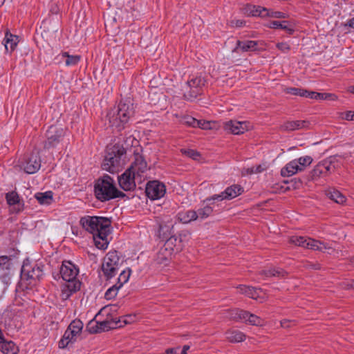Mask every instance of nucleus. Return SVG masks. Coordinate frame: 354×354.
Here are the masks:
<instances>
[{
    "instance_id": "49530a36",
    "label": "nucleus",
    "mask_w": 354,
    "mask_h": 354,
    "mask_svg": "<svg viewBox=\"0 0 354 354\" xmlns=\"http://www.w3.org/2000/svg\"><path fill=\"white\" fill-rule=\"evenodd\" d=\"M120 288V287H118V284L113 285L112 287L109 288L105 292V298L106 299H111L115 298Z\"/></svg>"
},
{
    "instance_id": "774afa93",
    "label": "nucleus",
    "mask_w": 354,
    "mask_h": 354,
    "mask_svg": "<svg viewBox=\"0 0 354 354\" xmlns=\"http://www.w3.org/2000/svg\"><path fill=\"white\" fill-rule=\"evenodd\" d=\"M348 25L354 28V17L348 21Z\"/></svg>"
},
{
    "instance_id": "f704fd0d",
    "label": "nucleus",
    "mask_w": 354,
    "mask_h": 354,
    "mask_svg": "<svg viewBox=\"0 0 354 354\" xmlns=\"http://www.w3.org/2000/svg\"><path fill=\"white\" fill-rule=\"evenodd\" d=\"M53 192L48 191L44 193H37L35 196L40 204L49 205L53 202Z\"/></svg>"
},
{
    "instance_id": "4be33fe9",
    "label": "nucleus",
    "mask_w": 354,
    "mask_h": 354,
    "mask_svg": "<svg viewBox=\"0 0 354 354\" xmlns=\"http://www.w3.org/2000/svg\"><path fill=\"white\" fill-rule=\"evenodd\" d=\"M11 259L8 256L3 255L0 257V279H6L10 272Z\"/></svg>"
},
{
    "instance_id": "5701e85b",
    "label": "nucleus",
    "mask_w": 354,
    "mask_h": 354,
    "mask_svg": "<svg viewBox=\"0 0 354 354\" xmlns=\"http://www.w3.org/2000/svg\"><path fill=\"white\" fill-rule=\"evenodd\" d=\"M82 333H64L62 338L59 342V347L64 348L68 346L72 345L77 340L82 339Z\"/></svg>"
},
{
    "instance_id": "a211bd4d",
    "label": "nucleus",
    "mask_w": 354,
    "mask_h": 354,
    "mask_svg": "<svg viewBox=\"0 0 354 354\" xmlns=\"http://www.w3.org/2000/svg\"><path fill=\"white\" fill-rule=\"evenodd\" d=\"M259 41L253 40H236V47L232 50L233 53L248 52L260 50L258 48Z\"/></svg>"
},
{
    "instance_id": "f3484780",
    "label": "nucleus",
    "mask_w": 354,
    "mask_h": 354,
    "mask_svg": "<svg viewBox=\"0 0 354 354\" xmlns=\"http://www.w3.org/2000/svg\"><path fill=\"white\" fill-rule=\"evenodd\" d=\"M118 112L122 114V122H128L133 115V104L130 100H121L116 107Z\"/></svg>"
},
{
    "instance_id": "423d86ee",
    "label": "nucleus",
    "mask_w": 354,
    "mask_h": 354,
    "mask_svg": "<svg viewBox=\"0 0 354 354\" xmlns=\"http://www.w3.org/2000/svg\"><path fill=\"white\" fill-rule=\"evenodd\" d=\"M132 319L131 315L127 316L124 319H111L96 322V329L92 330L89 329L88 332H108L110 330H115L123 326V325L130 323Z\"/></svg>"
},
{
    "instance_id": "f8f14e48",
    "label": "nucleus",
    "mask_w": 354,
    "mask_h": 354,
    "mask_svg": "<svg viewBox=\"0 0 354 354\" xmlns=\"http://www.w3.org/2000/svg\"><path fill=\"white\" fill-rule=\"evenodd\" d=\"M118 183L120 187L125 191H130L136 187V180L138 178L131 172V169H127L121 176H118Z\"/></svg>"
},
{
    "instance_id": "9d476101",
    "label": "nucleus",
    "mask_w": 354,
    "mask_h": 354,
    "mask_svg": "<svg viewBox=\"0 0 354 354\" xmlns=\"http://www.w3.org/2000/svg\"><path fill=\"white\" fill-rule=\"evenodd\" d=\"M78 272V268L70 261H64L60 268V274L62 279L71 284L75 282H80L79 281H75Z\"/></svg>"
},
{
    "instance_id": "e433bc0d",
    "label": "nucleus",
    "mask_w": 354,
    "mask_h": 354,
    "mask_svg": "<svg viewBox=\"0 0 354 354\" xmlns=\"http://www.w3.org/2000/svg\"><path fill=\"white\" fill-rule=\"evenodd\" d=\"M248 315V311L241 309H232L229 312V317L230 319L236 320H246Z\"/></svg>"
},
{
    "instance_id": "680f3d73",
    "label": "nucleus",
    "mask_w": 354,
    "mask_h": 354,
    "mask_svg": "<svg viewBox=\"0 0 354 354\" xmlns=\"http://www.w3.org/2000/svg\"><path fill=\"white\" fill-rule=\"evenodd\" d=\"M333 160H330V161H327V160H325V161H323V162H321V163H322L323 165H324L325 166V173L326 174V175H328L330 172V164L332 163Z\"/></svg>"
},
{
    "instance_id": "37998d69",
    "label": "nucleus",
    "mask_w": 354,
    "mask_h": 354,
    "mask_svg": "<svg viewBox=\"0 0 354 354\" xmlns=\"http://www.w3.org/2000/svg\"><path fill=\"white\" fill-rule=\"evenodd\" d=\"M131 270L130 269H127V270H123L120 273L118 279V283H116L118 284V287L121 288L124 283L128 281L131 275Z\"/></svg>"
},
{
    "instance_id": "2eb2a0df",
    "label": "nucleus",
    "mask_w": 354,
    "mask_h": 354,
    "mask_svg": "<svg viewBox=\"0 0 354 354\" xmlns=\"http://www.w3.org/2000/svg\"><path fill=\"white\" fill-rule=\"evenodd\" d=\"M248 124L246 122L230 120L224 123V129L230 133L239 135L248 130Z\"/></svg>"
},
{
    "instance_id": "bf43d9fd",
    "label": "nucleus",
    "mask_w": 354,
    "mask_h": 354,
    "mask_svg": "<svg viewBox=\"0 0 354 354\" xmlns=\"http://www.w3.org/2000/svg\"><path fill=\"white\" fill-rule=\"evenodd\" d=\"M224 193L223 192L222 193H221L220 194H215L214 196H212L211 198H207L206 200L207 201H211V200H213V201H223V200H225V198H224Z\"/></svg>"
},
{
    "instance_id": "3c124183",
    "label": "nucleus",
    "mask_w": 354,
    "mask_h": 354,
    "mask_svg": "<svg viewBox=\"0 0 354 354\" xmlns=\"http://www.w3.org/2000/svg\"><path fill=\"white\" fill-rule=\"evenodd\" d=\"M337 97L333 93H318L317 95V100H337Z\"/></svg>"
},
{
    "instance_id": "c9c22d12",
    "label": "nucleus",
    "mask_w": 354,
    "mask_h": 354,
    "mask_svg": "<svg viewBox=\"0 0 354 354\" xmlns=\"http://www.w3.org/2000/svg\"><path fill=\"white\" fill-rule=\"evenodd\" d=\"M238 288L241 294L245 295L252 299H257L259 297L258 290L252 286L240 285Z\"/></svg>"
},
{
    "instance_id": "412c9836",
    "label": "nucleus",
    "mask_w": 354,
    "mask_h": 354,
    "mask_svg": "<svg viewBox=\"0 0 354 354\" xmlns=\"http://www.w3.org/2000/svg\"><path fill=\"white\" fill-rule=\"evenodd\" d=\"M110 125L117 128L118 131L122 130L124 128V124L127 122H122V114L118 112L116 107L110 110L107 114Z\"/></svg>"
},
{
    "instance_id": "69168bd1",
    "label": "nucleus",
    "mask_w": 354,
    "mask_h": 354,
    "mask_svg": "<svg viewBox=\"0 0 354 354\" xmlns=\"http://www.w3.org/2000/svg\"><path fill=\"white\" fill-rule=\"evenodd\" d=\"M179 348H170L165 351L166 354H176Z\"/></svg>"
},
{
    "instance_id": "4468645a",
    "label": "nucleus",
    "mask_w": 354,
    "mask_h": 354,
    "mask_svg": "<svg viewBox=\"0 0 354 354\" xmlns=\"http://www.w3.org/2000/svg\"><path fill=\"white\" fill-rule=\"evenodd\" d=\"M131 172L139 178L141 181V176L147 170V164L144 158L139 154L135 156V160L129 168Z\"/></svg>"
},
{
    "instance_id": "ddd939ff",
    "label": "nucleus",
    "mask_w": 354,
    "mask_h": 354,
    "mask_svg": "<svg viewBox=\"0 0 354 354\" xmlns=\"http://www.w3.org/2000/svg\"><path fill=\"white\" fill-rule=\"evenodd\" d=\"M185 234H180L179 237L176 236H171L167 239L162 248L171 252V254L181 251L183 248V236L185 237Z\"/></svg>"
},
{
    "instance_id": "a18cd8bd",
    "label": "nucleus",
    "mask_w": 354,
    "mask_h": 354,
    "mask_svg": "<svg viewBox=\"0 0 354 354\" xmlns=\"http://www.w3.org/2000/svg\"><path fill=\"white\" fill-rule=\"evenodd\" d=\"M212 212H213L212 208L210 206L207 205V206L204 207L203 208L199 209L196 212V213L198 214V217L203 219V218H207L209 215H211Z\"/></svg>"
},
{
    "instance_id": "aec40b11",
    "label": "nucleus",
    "mask_w": 354,
    "mask_h": 354,
    "mask_svg": "<svg viewBox=\"0 0 354 354\" xmlns=\"http://www.w3.org/2000/svg\"><path fill=\"white\" fill-rule=\"evenodd\" d=\"M6 198L7 203L12 207L10 212L12 213H19L24 209V203H20L19 196L15 192H10L6 194Z\"/></svg>"
},
{
    "instance_id": "dca6fc26",
    "label": "nucleus",
    "mask_w": 354,
    "mask_h": 354,
    "mask_svg": "<svg viewBox=\"0 0 354 354\" xmlns=\"http://www.w3.org/2000/svg\"><path fill=\"white\" fill-rule=\"evenodd\" d=\"M290 243L304 248L315 250L317 240L304 236H292L290 238Z\"/></svg>"
},
{
    "instance_id": "473e14b6",
    "label": "nucleus",
    "mask_w": 354,
    "mask_h": 354,
    "mask_svg": "<svg viewBox=\"0 0 354 354\" xmlns=\"http://www.w3.org/2000/svg\"><path fill=\"white\" fill-rule=\"evenodd\" d=\"M326 196L338 204H343L346 202V197L339 191L335 189H328L326 192Z\"/></svg>"
},
{
    "instance_id": "5fc2aeb1",
    "label": "nucleus",
    "mask_w": 354,
    "mask_h": 354,
    "mask_svg": "<svg viewBox=\"0 0 354 354\" xmlns=\"http://www.w3.org/2000/svg\"><path fill=\"white\" fill-rule=\"evenodd\" d=\"M276 46L279 50L285 53L290 50V46L286 42L277 43Z\"/></svg>"
},
{
    "instance_id": "052dcab7",
    "label": "nucleus",
    "mask_w": 354,
    "mask_h": 354,
    "mask_svg": "<svg viewBox=\"0 0 354 354\" xmlns=\"http://www.w3.org/2000/svg\"><path fill=\"white\" fill-rule=\"evenodd\" d=\"M294 324V322L290 320H283L281 322V326L283 329H288L291 327V325Z\"/></svg>"
},
{
    "instance_id": "0e129e2a",
    "label": "nucleus",
    "mask_w": 354,
    "mask_h": 354,
    "mask_svg": "<svg viewBox=\"0 0 354 354\" xmlns=\"http://www.w3.org/2000/svg\"><path fill=\"white\" fill-rule=\"evenodd\" d=\"M344 119L346 120H354V112L353 111H346L344 114Z\"/></svg>"
},
{
    "instance_id": "79ce46f5",
    "label": "nucleus",
    "mask_w": 354,
    "mask_h": 354,
    "mask_svg": "<svg viewBox=\"0 0 354 354\" xmlns=\"http://www.w3.org/2000/svg\"><path fill=\"white\" fill-rule=\"evenodd\" d=\"M244 321L254 326H262L264 322L261 318L256 315L250 314L249 312L246 320Z\"/></svg>"
},
{
    "instance_id": "a19ab883",
    "label": "nucleus",
    "mask_w": 354,
    "mask_h": 354,
    "mask_svg": "<svg viewBox=\"0 0 354 354\" xmlns=\"http://www.w3.org/2000/svg\"><path fill=\"white\" fill-rule=\"evenodd\" d=\"M83 323L80 319H75L71 322L65 332H81L83 328Z\"/></svg>"
},
{
    "instance_id": "13d9d810",
    "label": "nucleus",
    "mask_w": 354,
    "mask_h": 354,
    "mask_svg": "<svg viewBox=\"0 0 354 354\" xmlns=\"http://www.w3.org/2000/svg\"><path fill=\"white\" fill-rule=\"evenodd\" d=\"M173 228V225L171 224L170 225H160L159 227V232L160 233H162L164 235L166 234V232H169V234H171V230Z\"/></svg>"
},
{
    "instance_id": "de8ad7c7",
    "label": "nucleus",
    "mask_w": 354,
    "mask_h": 354,
    "mask_svg": "<svg viewBox=\"0 0 354 354\" xmlns=\"http://www.w3.org/2000/svg\"><path fill=\"white\" fill-rule=\"evenodd\" d=\"M180 122L188 127H195L196 119L189 115H183L180 118Z\"/></svg>"
},
{
    "instance_id": "4c0bfd02",
    "label": "nucleus",
    "mask_w": 354,
    "mask_h": 354,
    "mask_svg": "<svg viewBox=\"0 0 354 354\" xmlns=\"http://www.w3.org/2000/svg\"><path fill=\"white\" fill-rule=\"evenodd\" d=\"M62 56L66 58L65 64L67 66L77 65L81 59L80 55H71L68 52H64Z\"/></svg>"
},
{
    "instance_id": "1a4fd4ad",
    "label": "nucleus",
    "mask_w": 354,
    "mask_h": 354,
    "mask_svg": "<svg viewBox=\"0 0 354 354\" xmlns=\"http://www.w3.org/2000/svg\"><path fill=\"white\" fill-rule=\"evenodd\" d=\"M46 140L44 142V149H49L57 145L64 136V131L62 128L51 126L46 131Z\"/></svg>"
},
{
    "instance_id": "bb28decb",
    "label": "nucleus",
    "mask_w": 354,
    "mask_h": 354,
    "mask_svg": "<svg viewBox=\"0 0 354 354\" xmlns=\"http://www.w3.org/2000/svg\"><path fill=\"white\" fill-rule=\"evenodd\" d=\"M243 191V188L240 185H233L225 189L223 192L224 198H225V200H231L241 194Z\"/></svg>"
},
{
    "instance_id": "c756f323",
    "label": "nucleus",
    "mask_w": 354,
    "mask_h": 354,
    "mask_svg": "<svg viewBox=\"0 0 354 354\" xmlns=\"http://www.w3.org/2000/svg\"><path fill=\"white\" fill-rule=\"evenodd\" d=\"M247 11L254 17H266L270 15V10L261 6H249Z\"/></svg>"
},
{
    "instance_id": "c03bdc74",
    "label": "nucleus",
    "mask_w": 354,
    "mask_h": 354,
    "mask_svg": "<svg viewBox=\"0 0 354 354\" xmlns=\"http://www.w3.org/2000/svg\"><path fill=\"white\" fill-rule=\"evenodd\" d=\"M296 160L298 161L299 167L301 169V171H304L305 168L310 165L313 162V158L310 156L300 157Z\"/></svg>"
},
{
    "instance_id": "6ab92c4d",
    "label": "nucleus",
    "mask_w": 354,
    "mask_h": 354,
    "mask_svg": "<svg viewBox=\"0 0 354 354\" xmlns=\"http://www.w3.org/2000/svg\"><path fill=\"white\" fill-rule=\"evenodd\" d=\"M310 127V122L308 120L286 121L279 127L282 131H290L303 129H308Z\"/></svg>"
},
{
    "instance_id": "4d7b16f0",
    "label": "nucleus",
    "mask_w": 354,
    "mask_h": 354,
    "mask_svg": "<svg viewBox=\"0 0 354 354\" xmlns=\"http://www.w3.org/2000/svg\"><path fill=\"white\" fill-rule=\"evenodd\" d=\"M304 267L306 268H310V269H313V270H319L320 269V265L315 262V263H313V262H310V261H307L304 264Z\"/></svg>"
},
{
    "instance_id": "603ef678",
    "label": "nucleus",
    "mask_w": 354,
    "mask_h": 354,
    "mask_svg": "<svg viewBox=\"0 0 354 354\" xmlns=\"http://www.w3.org/2000/svg\"><path fill=\"white\" fill-rule=\"evenodd\" d=\"M195 127H199L202 129H211L212 125L209 121L196 120Z\"/></svg>"
},
{
    "instance_id": "338daca9",
    "label": "nucleus",
    "mask_w": 354,
    "mask_h": 354,
    "mask_svg": "<svg viewBox=\"0 0 354 354\" xmlns=\"http://www.w3.org/2000/svg\"><path fill=\"white\" fill-rule=\"evenodd\" d=\"M189 349V346L185 345L183 348V350L181 351V354H187V351Z\"/></svg>"
},
{
    "instance_id": "58836bf2",
    "label": "nucleus",
    "mask_w": 354,
    "mask_h": 354,
    "mask_svg": "<svg viewBox=\"0 0 354 354\" xmlns=\"http://www.w3.org/2000/svg\"><path fill=\"white\" fill-rule=\"evenodd\" d=\"M324 169V165L321 162L318 163L311 171V178L315 179L322 176H327Z\"/></svg>"
},
{
    "instance_id": "6e6d98bb",
    "label": "nucleus",
    "mask_w": 354,
    "mask_h": 354,
    "mask_svg": "<svg viewBox=\"0 0 354 354\" xmlns=\"http://www.w3.org/2000/svg\"><path fill=\"white\" fill-rule=\"evenodd\" d=\"M268 17H271L273 18L283 19L286 17V15L284 12H279V11H270V15Z\"/></svg>"
},
{
    "instance_id": "6e6552de",
    "label": "nucleus",
    "mask_w": 354,
    "mask_h": 354,
    "mask_svg": "<svg viewBox=\"0 0 354 354\" xmlns=\"http://www.w3.org/2000/svg\"><path fill=\"white\" fill-rule=\"evenodd\" d=\"M205 80L201 77H196L187 81L186 89L184 93V97L187 100L195 99L201 93V88L205 85Z\"/></svg>"
},
{
    "instance_id": "864d4df0",
    "label": "nucleus",
    "mask_w": 354,
    "mask_h": 354,
    "mask_svg": "<svg viewBox=\"0 0 354 354\" xmlns=\"http://www.w3.org/2000/svg\"><path fill=\"white\" fill-rule=\"evenodd\" d=\"M326 250H333V249L330 245H328V244L317 241V247L315 248V250L324 252Z\"/></svg>"
},
{
    "instance_id": "8fccbe9b",
    "label": "nucleus",
    "mask_w": 354,
    "mask_h": 354,
    "mask_svg": "<svg viewBox=\"0 0 354 354\" xmlns=\"http://www.w3.org/2000/svg\"><path fill=\"white\" fill-rule=\"evenodd\" d=\"M285 92L287 94H290L293 95H299V96H304L305 93H306L305 89L299 88H295V87H290L285 88Z\"/></svg>"
},
{
    "instance_id": "a878e982",
    "label": "nucleus",
    "mask_w": 354,
    "mask_h": 354,
    "mask_svg": "<svg viewBox=\"0 0 354 354\" xmlns=\"http://www.w3.org/2000/svg\"><path fill=\"white\" fill-rule=\"evenodd\" d=\"M0 350L3 354H17L19 352V348L12 341H5L3 336Z\"/></svg>"
},
{
    "instance_id": "c85d7f7f",
    "label": "nucleus",
    "mask_w": 354,
    "mask_h": 354,
    "mask_svg": "<svg viewBox=\"0 0 354 354\" xmlns=\"http://www.w3.org/2000/svg\"><path fill=\"white\" fill-rule=\"evenodd\" d=\"M197 218L198 214L194 210H188L178 214V220L183 223H189L192 221L196 220Z\"/></svg>"
},
{
    "instance_id": "f03ea898",
    "label": "nucleus",
    "mask_w": 354,
    "mask_h": 354,
    "mask_svg": "<svg viewBox=\"0 0 354 354\" xmlns=\"http://www.w3.org/2000/svg\"><path fill=\"white\" fill-rule=\"evenodd\" d=\"M94 193L96 198L102 202L124 196L115 187L114 180L109 175H104L96 180Z\"/></svg>"
},
{
    "instance_id": "20e7f679",
    "label": "nucleus",
    "mask_w": 354,
    "mask_h": 354,
    "mask_svg": "<svg viewBox=\"0 0 354 354\" xmlns=\"http://www.w3.org/2000/svg\"><path fill=\"white\" fill-rule=\"evenodd\" d=\"M120 265V258L118 252L115 250L109 252L102 264V270L106 279H111L115 275Z\"/></svg>"
},
{
    "instance_id": "72a5a7b5",
    "label": "nucleus",
    "mask_w": 354,
    "mask_h": 354,
    "mask_svg": "<svg viewBox=\"0 0 354 354\" xmlns=\"http://www.w3.org/2000/svg\"><path fill=\"white\" fill-rule=\"evenodd\" d=\"M80 282H75L73 283V284L68 283L66 288L62 290V298L63 299H67L73 292H75L80 290Z\"/></svg>"
},
{
    "instance_id": "2f4dec72",
    "label": "nucleus",
    "mask_w": 354,
    "mask_h": 354,
    "mask_svg": "<svg viewBox=\"0 0 354 354\" xmlns=\"http://www.w3.org/2000/svg\"><path fill=\"white\" fill-rule=\"evenodd\" d=\"M259 274L264 275L266 277H277L279 278L285 277L288 275V272L282 268H272L267 270H262Z\"/></svg>"
},
{
    "instance_id": "09e8293b",
    "label": "nucleus",
    "mask_w": 354,
    "mask_h": 354,
    "mask_svg": "<svg viewBox=\"0 0 354 354\" xmlns=\"http://www.w3.org/2000/svg\"><path fill=\"white\" fill-rule=\"evenodd\" d=\"M180 151L183 154L189 158H191L193 160H198L201 156L200 153L194 149H181Z\"/></svg>"
},
{
    "instance_id": "39448f33",
    "label": "nucleus",
    "mask_w": 354,
    "mask_h": 354,
    "mask_svg": "<svg viewBox=\"0 0 354 354\" xmlns=\"http://www.w3.org/2000/svg\"><path fill=\"white\" fill-rule=\"evenodd\" d=\"M21 167L27 174H35L41 167V159L39 151L35 150L31 153L24 157Z\"/></svg>"
},
{
    "instance_id": "9b49d317",
    "label": "nucleus",
    "mask_w": 354,
    "mask_h": 354,
    "mask_svg": "<svg viewBox=\"0 0 354 354\" xmlns=\"http://www.w3.org/2000/svg\"><path fill=\"white\" fill-rule=\"evenodd\" d=\"M145 192L147 197L151 200H156L165 195L166 189L164 184L157 180H153L147 184Z\"/></svg>"
},
{
    "instance_id": "e2e57ef3",
    "label": "nucleus",
    "mask_w": 354,
    "mask_h": 354,
    "mask_svg": "<svg viewBox=\"0 0 354 354\" xmlns=\"http://www.w3.org/2000/svg\"><path fill=\"white\" fill-rule=\"evenodd\" d=\"M306 93H305L304 97H308L310 99H317V92L315 91H309L306 90Z\"/></svg>"
},
{
    "instance_id": "cd10ccee",
    "label": "nucleus",
    "mask_w": 354,
    "mask_h": 354,
    "mask_svg": "<svg viewBox=\"0 0 354 354\" xmlns=\"http://www.w3.org/2000/svg\"><path fill=\"white\" fill-rule=\"evenodd\" d=\"M171 255V252L162 247L156 254L155 261L158 264L167 265Z\"/></svg>"
},
{
    "instance_id": "7ed1b4c3",
    "label": "nucleus",
    "mask_w": 354,
    "mask_h": 354,
    "mask_svg": "<svg viewBox=\"0 0 354 354\" xmlns=\"http://www.w3.org/2000/svg\"><path fill=\"white\" fill-rule=\"evenodd\" d=\"M125 152V149L119 146L109 148L103 160L102 169L112 174L118 172L124 165L122 157Z\"/></svg>"
},
{
    "instance_id": "0eeeda50",
    "label": "nucleus",
    "mask_w": 354,
    "mask_h": 354,
    "mask_svg": "<svg viewBox=\"0 0 354 354\" xmlns=\"http://www.w3.org/2000/svg\"><path fill=\"white\" fill-rule=\"evenodd\" d=\"M43 276L42 269L35 265L31 266L28 264H24L21 270V280H26L29 285H35L37 281H39Z\"/></svg>"
},
{
    "instance_id": "7c9ffc66",
    "label": "nucleus",
    "mask_w": 354,
    "mask_h": 354,
    "mask_svg": "<svg viewBox=\"0 0 354 354\" xmlns=\"http://www.w3.org/2000/svg\"><path fill=\"white\" fill-rule=\"evenodd\" d=\"M269 27L274 29L280 28L285 30L290 35H292L295 31L288 21H272L270 23Z\"/></svg>"
},
{
    "instance_id": "393cba45",
    "label": "nucleus",
    "mask_w": 354,
    "mask_h": 354,
    "mask_svg": "<svg viewBox=\"0 0 354 354\" xmlns=\"http://www.w3.org/2000/svg\"><path fill=\"white\" fill-rule=\"evenodd\" d=\"M19 42V37L17 35H12L8 30H6L5 32V37L3 39V43L6 51L12 52Z\"/></svg>"
},
{
    "instance_id": "b1692460",
    "label": "nucleus",
    "mask_w": 354,
    "mask_h": 354,
    "mask_svg": "<svg viewBox=\"0 0 354 354\" xmlns=\"http://www.w3.org/2000/svg\"><path fill=\"white\" fill-rule=\"evenodd\" d=\"M299 171H301V169L299 167L298 161L295 159L281 169V175L283 177H289Z\"/></svg>"
},
{
    "instance_id": "ea45409f",
    "label": "nucleus",
    "mask_w": 354,
    "mask_h": 354,
    "mask_svg": "<svg viewBox=\"0 0 354 354\" xmlns=\"http://www.w3.org/2000/svg\"><path fill=\"white\" fill-rule=\"evenodd\" d=\"M225 338L232 343L241 342L245 339L246 336L244 333H225Z\"/></svg>"
},
{
    "instance_id": "f257e3e1",
    "label": "nucleus",
    "mask_w": 354,
    "mask_h": 354,
    "mask_svg": "<svg viewBox=\"0 0 354 354\" xmlns=\"http://www.w3.org/2000/svg\"><path fill=\"white\" fill-rule=\"evenodd\" d=\"M80 223L85 230L93 234L97 248L106 249L109 244L108 236L111 232V221L109 218L86 216L81 218Z\"/></svg>"
}]
</instances>
